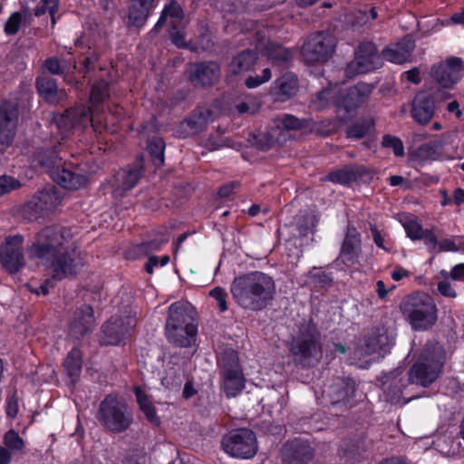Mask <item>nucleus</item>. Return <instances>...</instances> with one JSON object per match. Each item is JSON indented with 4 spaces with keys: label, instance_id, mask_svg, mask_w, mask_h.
<instances>
[{
    "label": "nucleus",
    "instance_id": "obj_1",
    "mask_svg": "<svg viewBox=\"0 0 464 464\" xmlns=\"http://www.w3.org/2000/svg\"><path fill=\"white\" fill-rule=\"evenodd\" d=\"M29 256L49 264L56 280L74 275L84 265L81 251L72 242L71 230L59 226L47 227L38 234Z\"/></svg>",
    "mask_w": 464,
    "mask_h": 464
},
{
    "label": "nucleus",
    "instance_id": "obj_2",
    "mask_svg": "<svg viewBox=\"0 0 464 464\" xmlns=\"http://www.w3.org/2000/svg\"><path fill=\"white\" fill-rule=\"evenodd\" d=\"M235 303L243 310L257 312L266 309L276 294L274 278L261 271H251L236 276L230 284Z\"/></svg>",
    "mask_w": 464,
    "mask_h": 464
},
{
    "label": "nucleus",
    "instance_id": "obj_3",
    "mask_svg": "<svg viewBox=\"0 0 464 464\" xmlns=\"http://www.w3.org/2000/svg\"><path fill=\"white\" fill-rule=\"evenodd\" d=\"M34 160L46 169L54 182L66 189H79L87 182L86 176L79 173L72 164L66 163L55 148L37 151Z\"/></svg>",
    "mask_w": 464,
    "mask_h": 464
},
{
    "label": "nucleus",
    "instance_id": "obj_4",
    "mask_svg": "<svg viewBox=\"0 0 464 464\" xmlns=\"http://www.w3.org/2000/svg\"><path fill=\"white\" fill-rule=\"evenodd\" d=\"M400 309L415 331H427L438 320V309L431 296L424 293H415L404 298Z\"/></svg>",
    "mask_w": 464,
    "mask_h": 464
},
{
    "label": "nucleus",
    "instance_id": "obj_5",
    "mask_svg": "<svg viewBox=\"0 0 464 464\" xmlns=\"http://www.w3.org/2000/svg\"><path fill=\"white\" fill-rule=\"evenodd\" d=\"M97 420L106 431L113 434L127 431L134 421L128 404L115 394L107 395L100 402Z\"/></svg>",
    "mask_w": 464,
    "mask_h": 464
},
{
    "label": "nucleus",
    "instance_id": "obj_6",
    "mask_svg": "<svg viewBox=\"0 0 464 464\" xmlns=\"http://www.w3.org/2000/svg\"><path fill=\"white\" fill-rule=\"evenodd\" d=\"M444 364V350L438 343L425 345L410 372H406L411 383L426 387L435 382Z\"/></svg>",
    "mask_w": 464,
    "mask_h": 464
},
{
    "label": "nucleus",
    "instance_id": "obj_7",
    "mask_svg": "<svg viewBox=\"0 0 464 464\" xmlns=\"http://www.w3.org/2000/svg\"><path fill=\"white\" fill-rule=\"evenodd\" d=\"M53 123L63 136L71 130H83L91 125L95 132L102 133L107 129V118L104 122L99 115L91 112V109L80 105L65 111L64 113L54 116Z\"/></svg>",
    "mask_w": 464,
    "mask_h": 464
},
{
    "label": "nucleus",
    "instance_id": "obj_8",
    "mask_svg": "<svg viewBox=\"0 0 464 464\" xmlns=\"http://www.w3.org/2000/svg\"><path fill=\"white\" fill-rule=\"evenodd\" d=\"M290 352L296 362L304 366L317 363L322 358L320 334L314 327H307L293 339Z\"/></svg>",
    "mask_w": 464,
    "mask_h": 464
},
{
    "label": "nucleus",
    "instance_id": "obj_9",
    "mask_svg": "<svg viewBox=\"0 0 464 464\" xmlns=\"http://www.w3.org/2000/svg\"><path fill=\"white\" fill-rule=\"evenodd\" d=\"M224 451L233 458L248 459L257 452L256 434L249 429H235L227 433L221 440Z\"/></svg>",
    "mask_w": 464,
    "mask_h": 464
},
{
    "label": "nucleus",
    "instance_id": "obj_10",
    "mask_svg": "<svg viewBox=\"0 0 464 464\" xmlns=\"http://www.w3.org/2000/svg\"><path fill=\"white\" fill-rule=\"evenodd\" d=\"M220 364L222 389L227 398L236 397L245 387V378L238 362L237 353L232 349L225 351L222 353Z\"/></svg>",
    "mask_w": 464,
    "mask_h": 464
},
{
    "label": "nucleus",
    "instance_id": "obj_11",
    "mask_svg": "<svg viewBox=\"0 0 464 464\" xmlns=\"http://www.w3.org/2000/svg\"><path fill=\"white\" fill-rule=\"evenodd\" d=\"M382 390V399L394 405H403L412 399L406 397L404 390L411 382L408 373L402 367H398L380 378Z\"/></svg>",
    "mask_w": 464,
    "mask_h": 464
},
{
    "label": "nucleus",
    "instance_id": "obj_12",
    "mask_svg": "<svg viewBox=\"0 0 464 464\" xmlns=\"http://www.w3.org/2000/svg\"><path fill=\"white\" fill-rule=\"evenodd\" d=\"M336 38L330 33L318 32L310 35L302 48L304 59L310 63H324L334 53Z\"/></svg>",
    "mask_w": 464,
    "mask_h": 464
},
{
    "label": "nucleus",
    "instance_id": "obj_13",
    "mask_svg": "<svg viewBox=\"0 0 464 464\" xmlns=\"http://www.w3.org/2000/svg\"><path fill=\"white\" fill-rule=\"evenodd\" d=\"M382 64L376 46L372 42H362L354 53V58L345 68V75L353 78L379 68Z\"/></svg>",
    "mask_w": 464,
    "mask_h": 464
},
{
    "label": "nucleus",
    "instance_id": "obj_14",
    "mask_svg": "<svg viewBox=\"0 0 464 464\" xmlns=\"http://www.w3.org/2000/svg\"><path fill=\"white\" fill-rule=\"evenodd\" d=\"M62 201V198L53 186L44 188L36 192L24 205V213L30 220L37 219L54 210Z\"/></svg>",
    "mask_w": 464,
    "mask_h": 464
},
{
    "label": "nucleus",
    "instance_id": "obj_15",
    "mask_svg": "<svg viewBox=\"0 0 464 464\" xmlns=\"http://www.w3.org/2000/svg\"><path fill=\"white\" fill-rule=\"evenodd\" d=\"M375 87L376 85L373 83L359 82L343 91L340 89L341 100L338 103V112L343 111L345 113H349L358 109L369 101Z\"/></svg>",
    "mask_w": 464,
    "mask_h": 464
},
{
    "label": "nucleus",
    "instance_id": "obj_16",
    "mask_svg": "<svg viewBox=\"0 0 464 464\" xmlns=\"http://www.w3.org/2000/svg\"><path fill=\"white\" fill-rule=\"evenodd\" d=\"M251 44H254L260 53L275 63H284L292 59V52L278 44L271 42L267 38L265 29H256L251 34Z\"/></svg>",
    "mask_w": 464,
    "mask_h": 464
},
{
    "label": "nucleus",
    "instance_id": "obj_17",
    "mask_svg": "<svg viewBox=\"0 0 464 464\" xmlns=\"http://www.w3.org/2000/svg\"><path fill=\"white\" fill-rule=\"evenodd\" d=\"M431 75L442 88H450L464 76V65L460 58L450 57L432 66Z\"/></svg>",
    "mask_w": 464,
    "mask_h": 464
},
{
    "label": "nucleus",
    "instance_id": "obj_18",
    "mask_svg": "<svg viewBox=\"0 0 464 464\" xmlns=\"http://www.w3.org/2000/svg\"><path fill=\"white\" fill-rule=\"evenodd\" d=\"M23 241L20 235L10 236L0 247L1 264L10 273H16L24 265Z\"/></svg>",
    "mask_w": 464,
    "mask_h": 464
},
{
    "label": "nucleus",
    "instance_id": "obj_19",
    "mask_svg": "<svg viewBox=\"0 0 464 464\" xmlns=\"http://www.w3.org/2000/svg\"><path fill=\"white\" fill-rule=\"evenodd\" d=\"M135 324V318L130 315L124 317L112 316L102 326V342L107 345L120 344L126 339Z\"/></svg>",
    "mask_w": 464,
    "mask_h": 464
},
{
    "label": "nucleus",
    "instance_id": "obj_20",
    "mask_svg": "<svg viewBox=\"0 0 464 464\" xmlns=\"http://www.w3.org/2000/svg\"><path fill=\"white\" fill-rule=\"evenodd\" d=\"M221 69L213 61L195 63L191 65L188 79L194 87H208L220 78Z\"/></svg>",
    "mask_w": 464,
    "mask_h": 464
},
{
    "label": "nucleus",
    "instance_id": "obj_21",
    "mask_svg": "<svg viewBox=\"0 0 464 464\" xmlns=\"http://www.w3.org/2000/svg\"><path fill=\"white\" fill-rule=\"evenodd\" d=\"M393 344V339L385 327H377L365 336L362 344L356 348L354 354L361 358L374 353L385 352Z\"/></svg>",
    "mask_w": 464,
    "mask_h": 464
},
{
    "label": "nucleus",
    "instance_id": "obj_22",
    "mask_svg": "<svg viewBox=\"0 0 464 464\" xmlns=\"http://www.w3.org/2000/svg\"><path fill=\"white\" fill-rule=\"evenodd\" d=\"M18 112L10 102L0 105V151L8 147L14 139Z\"/></svg>",
    "mask_w": 464,
    "mask_h": 464
},
{
    "label": "nucleus",
    "instance_id": "obj_23",
    "mask_svg": "<svg viewBox=\"0 0 464 464\" xmlns=\"http://www.w3.org/2000/svg\"><path fill=\"white\" fill-rule=\"evenodd\" d=\"M360 255V234L355 227H347L345 237L341 247L340 256L335 260V262L338 263L341 260L346 266H353L358 262Z\"/></svg>",
    "mask_w": 464,
    "mask_h": 464
},
{
    "label": "nucleus",
    "instance_id": "obj_24",
    "mask_svg": "<svg viewBox=\"0 0 464 464\" xmlns=\"http://www.w3.org/2000/svg\"><path fill=\"white\" fill-rule=\"evenodd\" d=\"M434 113V101L430 92H418L411 102V114L413 120L420 125H425L432 119Z\"/></svg>",
    "mask_w": 464,
    "mask_h": 464
},
{
    "label": "nucleus",
    "instance_id": "obj_25",
    "mask_svg": "<svg viewBox=\"0 0 464 464\" xmlns=\"http://www.w3.org/2000/svg\"><path fill=\"white\" fill-rule=\"evenodd\" d=\"M35 86L40 96L50 104H58L67 98L64 89L59 88L55 79L47 74L36 78Z\"/></svg>",
    "mask_w": 464,
    "mask_h": 464
},
{
    "label": "nucleus",
    "instance_id": "obj_26",
    "mask_svg": "<svg viewBox=\"0 0 464 464\" xmlns=\"http://www.w3.org/2000/svg\"><path fill=\"white\" fill-rule=\"evenodd\" d=\"M94 321L92 308L88 304L82 305L73 314L70 324L71 334L75 338L83 336L93 328Z\"/></svg>",
    "mask_w": 464,
    "mask_h": 464
},
{
    "label": "nucleus",
    "instance_id": "obj_27",
    "mask_svg": "<svg viewBox=\"0 0 464 464\" xmlns=\"http://www.w3.org/2000/svg\"><path fill=\"white\" fill-rule=\"evenodd\" d=\"M284 458L288 464H307L314 458V450L306 441L295 440L285 445Z\"/></svg>",
    "mask_w": 464,
    "mask_h": 464
},
{
    "label": "nucleus",
    "instance_id": "obj_28",
    "mask_svg": "<svg viewBox=\"0 0 464 464\" xmlns=\"http://www.w3.org/2000/svg\"><path fill=\"white\" fill-rule=\"evenodd\" d=\"M298 91V80L291 73L277 78L272 85V94L276 101L285 102L293 97Z\"/></svg>",
    "mask_w": 464,
    "mask_h": 464
},
{
    "label": "nucleus",
    "instance_id": "obj_29",
    "mask_svg": "<svg viewBox=\"0 0 464 464\" xmlns=\"http://www.w3.org/2000/svg\"><path fill=\"white\" fill-rule=\"evenodd\" d=\"M197 326L193 324H179V326H167L166 335L169 342L180 347L190 346L194 342Z\"/></svg>",
    "mask_w": 464,
    "mask_h": 464
},
{
    "label": "nucleus",
    "instance_id": "obj_30",
    "mask_svg": "<svg viewBox=\"0 0 464 464\" xmlns=\"http://www.w3.org/2000/svg\"><path fill=\"white\" fill-rule=\"evenodd\" d=\"M257 53L250 49L237 52L228 63V71L231 74L238 75L252 71L257 62Z\"/></svg>",
    "mask_w": 464,
    "mask_h": 464
},
{
    "label": "nucleus",
    "instance_id": "obj_31",
    "mask_svg": "<svg viewBox=\"0 0 464 464\" xmlns=\"http://www.w3.org/2000/svg\"><path fill=\"white\" fill-rule=\"evenodd\" d=\"M355 392L354 382L351 379L337 378L328 387V394L333 404L346 403L353 397Z\"/></svg>",
    "mask_w": 464,
    "mask_h": 464
},
{
    "label": "nucleus",
    "instance_id": "obj_32",
    "mask_svg": "<svg viewBox=\"0 0 464 464\" xmlns=\"http://www.w3.org/2000/svg\"><path fill=\"white\" fill-rule=\"evenodd\" d=\"M364 173V169L361 166L348 165L342 169L331 171L323 180H328L333 183L347 185L356 181L358 178Z\"/></svg>",
    "mask_w": 464,
    "mask_h": 464
},
{
    "label": "nucleus",
    "instance_id": "obj_33",
    "mask_svg": "<svg viewBox=\"0 0 464 464\" xmlns=\"http://www.w3.org/2000/svg\"><path fill=\"white\" fill-rule=\"evenodd\" d=\"M193 324V312L188 305L180 302L173 303L169 307V316L167 319V326H174L179 324Z\"/></svg>",
    "mask_w": 464,
    "mask_h": 464
},
{
    "label": "nucleus",
    "instance_id": "obj_34",
    "mask_svg": "<svg viewBox=\"0 0 464 464\" xmlns=\"http://www.w3.org/2000/svg\"><path fill=\"white\" fill-rule=\"evenodd\" d=\"M340 100V88L337 86H330L317 92L315 97L313 99L312 103L318 111H323L331 105H334L338 111V103Z\"/></svg>",
    "mask_w": 464,
    "mask_h": 464
},
{
    "label": "nucleus",
    "instance_id": "obj_35",
    "mask_svg": "<svg viewBox=\"0 0 464 464\" xmlns=\"http://www.w3.org/2000/svg\"><path fill=\"white\" fill-rule=\"evenodd\" d=\"M153 8L154 6L150 5H143V3L130 0L128 7L129 24L135 27H142Z\"/></svg>",
    "mask_w": 464,
    "mask_h": 464
},
{
    "label": "nucleus",
    "instance_id": "obj_36",
    "mask_svg": "<svg viewBox=\"0 0 464 464\" xmlns=\"http://www.w3.org/2000/svg\"><path fill=\"white\" fill-rule=\"evenodd\" d=\"M134 393L140 410L143 412L148 421L154 426H159L160 424V419L157 414L156 408L154 407L150 397L140 387H136L134 389Z\"/></svg>",
    "mask_w": 464,
    "mask_h": 464
},
{
    "label": "nucleus",
    "instance_id": "obj_37",
    "mask_svg": "<svg viewBox=\"0 0 464 464\" xmlns=\"http://www.w3.org/2000/svg\"><path fill=\"white\" fill-rule=\"evenodd\" d=\"M445 136L421 144L415 151V155L421 160H436L443 152Z\"/></svg>",
    "mask_w": 464,
    "mask_h": 464
},
{
    "label": "nucleus",
    "instance_id": "obj_38",
    "mask_svg": "<svg viewBox=\"0 0 464 464\" xmlns=\"http://www.w3.org/2000/svg\"><path fill=\"white\" fill-rule=\"evenodd\" d=\"M33 22L32 14L28 8L13 13L5 24V33L7 35L16 34L23 25H30Z\"/></svg>",
    "mask_w": 464,
    "mask_h": 464
},
{
    "label": "nucleus",
    "instance_id": "obj_39",
    "mask_svg": "<svg viewBox=\"0 0 464 464\" xmlns=\"http://www.w3.org/2000/svg\"><path fill=\"white\" fill-rule=\"evenodd\" d=\"M413 46L411 43L398 44L393 47L386 48L383 53V58L391 63H403L411 56Z\"/></svg>",
    "mask_w": 464,
    "mask_h": 464
},
{
    "label": "nucleus",
    "instance_id": "obj_40",
    "mask_svg": "<svg viewBox=\"0 0 464 464\" xmlns=\"http://www.w3.org/2000/svg\"><path fill=\"white\" fill-rule=\"evenodd\" d=\"M64 370L71 378V382L75 383L82 372V353L77 348H73L64 360Z\"/></svg>",
    "mask_w": 464,
    "mask_h": 464
},
{
    "label": "nucleus",
    "instance_id": "obj_41",
    "mask_svg": "<svg viewBox=\"0 0 464 464\" xmlns=\"http://www.w3.org/2000/svg\"><path fill=\"white\" fill-rule=\"evenodd\" d=\"M212 121V111L208 108L195 110L194 112L186 120L187 125L190 128L192 133L201 131L209 121Z\"/></svg>",
    "mask_w": 464,
    "mask_h": 464
},
{
    "label": "nucleus",
    "instance_id": "obj_42",
    "mask_svg": "<svg viewBox=\"0 0 464 464\" xmlns=\"http://www.w3.org/2000/svg\"><path fill=\"white\" fill-rule=\"evenodd\" d=\"M142 175V169L140 167H135L130 169H124L120 171L116 179L120 182L119 187L123 190L131 189L137 185Z\"/></svg>",
    "mask_w": 464,
    "mask_h": 464
},
{
    "label": "nucleus",
    "instance_id": "obj_43",
    "mask_svg": "<svg viewBox=\"0 0 464 464\" xmlns=\"http://www.w3.org/2000/svg\"><path fill=\"white\" fill-rule=\"evenodd\" d=\"M277 124L289 130H306L311 127L309 120L299 119L291 114L279 115L277 117Z\"/></svg>",
    "mask_w": 464,
    "mask_h": 464
},
{
    "label": "nucleus",
    "instance_id": "obj_44",
    "mask_svg": "<svg viewBox=\"0 0 464 464\" xmlns=\"http://www.w3.org/2000/svg\"><path fill=\"white\" fill-rule=\"evenodd\" d=\"M150 155L152 158L153 164L156 167H161L164 163L165 143L160 138H154L149 140L147 145Z\"/></svg>",
    "mask_w": 464,
    "mask_h": 464
},
{
    "label": "nucleus",
    "instance_id": "obj_45",
    "mask_svg": "<svg viewBox=\"0 0 464 464\" xmlns=\"http://www.w3.org/2000/svg\"><path fill=\"white\" fill-rule=\"evenodd\" d=\"M42 69V74L63 75L67 70V66L64 62H62L57 57H49L43 63Z\"/></svg>",
    "mask_w": 464,
    "mask_h": 464
},
{
    "label": "nucleus",
    "instance_id": "obj_46",
    "mask_svg": "<svg viewBox=\"0 0 464 464\" xmlns=\"http://www.w3.org/2000/svg\"><path fill=\"white\" fill-rule=\"evenodd\" d=\"M41 3L42 5L34 9V15L39 17L48 12L52 24L54 25L56 24L55 14L59 9V0H41Z\"/></svg>",
    "mask_w": 464,
    "mask_h": 464
},
{
    "label": "nucleus",
    "instance_id": "obj_47",
    "mask_svg": "<svg viewBox=\"0 0 464 464\" xmlns=\"http://www.w3.org/2000/svg\"><path fill=\"white\" fill-rule=\"evenodd\" d=\"M308 277L315 286L322 288L329 287L333 284V277L331 275L317 269L316 267H313V269L308 272Z\"/></svg>",
    "mask_w": 464,
    "mask_h": 464
},
{
    "label": "nucleus",
    "instance_id": "obj_48",
    "mask_svg": "<svg viewBox=\"0 0 464 464\" xmlns=\"http://www.w3.org/2000/svg\"><path fill=\"white\" fill-rule=\"evenodd\" d=\"M4 443L5 448L13 453L21 451L24 446L23 439L14 430H9L5 433Z\"/></svg>",
    "mask_w": 464,
    "mask_h": 464
},
{
    "label": "nucleus",
    "instance_id": "obj_49",
    "mask_svg": "<svg viewBox=\"0 0 464 464\" xmlns=\"http://www.w3.org/2000/svg\"><path fill=\"white\" fill-rule=\"evenodd\" d=\"M372 125V121H357L348 128L347 136L351 139H361L369 132Z\"/></svg>",
    "mask_w": 464,
    "mask_h": 464
},
{
    "label": "nucleus",
    "instance_id": "obj_50",
    "mask_svg": "<svg viewBox=\"0 0 464 464\" xmlns=\"http://www.w3.org/2000/svg\"><path fill=\"white\" fill-rule=\"evenodd\" d=\"M109 95V84L105 81L95 82L91 91L90 100L92 103H101Z\"/></svg>",
    "mask_w": 464,
    "mask_h": 464
},
{
    "label": "nucleus",
    "instance_id": "obj_51",
    "mask_svg": "<svg viewBox=\"0 0 464 464\" xmlns=\"http://www.w3.org/2000/svg\"><path fill=\"white\" fill-rule=\"evenodd\" d=\"M377 12L374 7L368 9H360L356 11L353 14L354 21L353 22V24L354 26H362L364 24H367L369 22L374 20L377 18Z\"/></svg>",
    "mask_w": 464,
    "mask_h": 464
},
{
    "label": "nucleus",
    "instance_id": "obj_52",
    "mask_svg": "<svg viewBox=\"0 0 464 464\" xmlns=\"http://www.w3.org/2000/svg\"><path fill=\"white\" fill-rule=\"evenodd\" d=\"M382 144L384 148H391L397 157L404 156V147L402 141L392 135L386 134L382 137Z\"/></svg>",
    "mask_w": 464,
    "mask_h": 464
},
{
    "label": "nucleus",
    "instance_id": "obj_53",
    "mask_svg": "<svg viewBox=\"0 0 464 464\" xmlns=\"http://www.w3.org/2000/svg\"><path fill=\"white\" fill-rule=\"evenodd\" d=\"M22 186L21 182L9 175L0 176V196L8 194L14 190L20 188Z\"/></svg>",
    "mask_w": 464,
    "mask_h": 464
},
{
    "label": "nucleus",
    "instance_id": "obj_54",
    "mask_svg": "<svg viewBox=\"0 0 464 464\" xmlns=\"http://www.w3.org/2000/svg\"><path fill=\"white\" fill-rule=\"evenodd\" d=\"M162 14L165 16L175 20L174 24L176 22H181L183 19V10L179 4L174 0L169 1V3L165 5ZM171 24H173V21Z\"/></svg>",
    "mask_w": 464,
    "mask_h": 464
},
{
    "label": "nucleus",
    "instance_id": "obj_55",
    "mask_svg": "<svg viewBox=\"0 0 464 464\" xmlns=\"http://www.w3.org/2000/svg\"><path fill=\"white\" fill-rule=\"evenodd\" d=\"M318 220L314 216L306 215L297 222V228L300 236H307L310 232L314 233V229Z\"/></svg>",
    "mask_w": 464,
    "mask_h": 464
},
{
    "label": "nucleus",
    "instance_id": "obj_56",
    "mask_svg": "<svg viewBox=\"0 0 464 464\" xmlns=\"http://www.w3.org/2000/svg\"><path fill=\"white\" fill-rule=\"evenodd\" d=\"M209 295L216 300L218 310L223 313L227 310V299L228 297V294L227 291L221 286H216L210 290Z\"/></svg>",
    "mask_w": 464,
    "mask_h": 464
},
{
    "label": "nucleus",
    "instance_id": "obj_57",
    "mask_svg": "<svg viewBox=\"0 0 464 464\" xmlns=\"http://www.w3.org/2000/svg\"><path fill=\"white\" fill-rule=\"evenodd\" d=\"M272 77V72L269 68H266L262 71L261 75L249 76L246 80V86L249 89L256 88L261 84L268 82Z\"/></svg>",
    "mask_w": 464,
    "mask_h": 464
},
{
    "label": "nucleus",
    "instance_id": "obj_58",
    "mask_svg": "<svg viewBox=\"0 0 464 464\" xmlns=\"http://www.w3.org/2000/svg\"><path fill=\"white\" fill-rule=\"evenodd\" d=\"M260 108V102L253 98H247L245 101L240 102L237 106V111L240 113H256Z\"/></svg>",
    "mask_w": 464,
    "mask_h": 464
},
{
    "label": "nucleus",
    "instance_id": "obj_59",
    "mask_svg": "<svg viewBox=\"0 0 464 464\" xmlns=\"http://www.w3.org/2000/svg\"><path fill=\"white\" fill-rule=\"evenodd\" d=\"M404 228L407 236L413 240L421 239L424 230L422 229L421 226L415 220L408 221L404 225Z\"/></svg>",
    "mask_w": 464,
    "mask_h": 464
},
{
    "label": "nucleus",
    "instance_id": "obj_60",
    "mask_svg": "<svg viewBox=\"0 0 464 464\" xmlns=\"http://www.w3.org/2000/svg\"><path fill=\"white\" fill-rule=\"evenodd\" d=\"M437 290L441 295L448 298H456L458 295L453 285L447 280V278L438 283Z\"/></svg>",
    "mask_w": 464,
    "mask_h": 464
},
{
    "label": "nucleus",
    "instance_id": "obj_61",
    "mask_svg": "<svg viewBox=\"0 0 464 464\" xmlns=\"http://www.w3.org/2000/svg\"><path fill=\"white\" fill-rule=\"evenodd\" d=\"M170 38L172 43L179 48L186 46V41L183 32L178 28L176 24H173L171 26V30L169 32Z\"/></svg>",
    "mask_w": 464,
    "mask_h": 464
},
{
    "label": "nucleus",
    "instance_id": "obj_62",
    "mask_svg": "<svg viewBox=\"0 0 464 464\" xmlns=\"http://www.w3.org/2000/svg\"><path fill=\"white\" fill-rule=\"evenodd\" d=\"M427 92H430L432 101H434L435 106H436V103L444 102L447 99H449L450 96L447 91H445L441 88H435V89H431L430 91H427Z\"/></svg>",
    "mask_w": 464,
    "mask_h": 464
},
{
    "label": "nucleus",
    "instance_id": "obj_63",
    "mask_svg": "<svg viewBox=\"0 0 464 464\" xmlns=\"http://www.w3.org/2000/svg\"><path fill=\"white\" fill-rule=\"evenodd\" d=\"M371 232H372V239H373V242L375 243V245L378 247L382 248L385 251H390V247L384 244V237L380 233V231L377 229V227L374 226H372Z\"/></svg>",
    "mask_w": 464,
    "mask_h": 464
},
{
    "label": "nucleus",
    "instance_id": "obj_64",
    "mask_svg": "<svg viewBox=\"0 0 464 464\" xmlns=\"http://www.w3.org/2000/svg\"><path fill=\"white\" fill-rule=\"evenodd\" d=\"M336 129V123L332 120H325L320 123L317 130L323 135H329Z\"/></svg>",
    "mask_w": 464,
    "mask_h": 464
}]
</instances>
